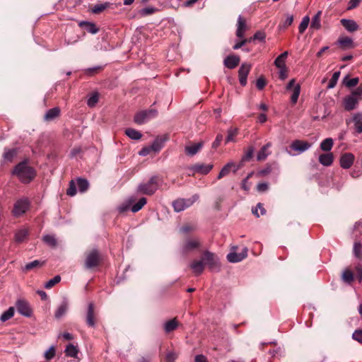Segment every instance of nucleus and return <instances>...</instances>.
I'll use <instances>...</instances> for the list:
<instances>
[{"label": "nucleus", "mask_w": 362, "mask_h": 362, "mask_svg": "<svg viewBox=\"0 0 362 362\" xmlns=\"http://www.w3.org/2000/svg\"><path fill=\"white\" fill-rule=\"evenodd\" d=\"M98 99H99V95L98 93H94L93 94H92L89 98L88 99V101H87V105L90 107H94L96 103L98 102Z\"/></svg>", "instance_id": "52"}, {"label": "nucleus", "mask_w": 362, "mask_h": 362, "mask_svg": "<svg viewBox=\"0 0 362 362\" xmlns=\"http://www.w3.org/2000/svg\"><path fill=\"white\" fill-rule=\"evenodd\" d=\"M266 37V34L262 31H257L255 34L251 37L252 41L254 40H259L263 41Z\"/></svg>", "instance_id": "59"}, {"label": "nucleus", "mask_w": 362, "mask_h": 362, "mask_svg": "<svg viewBox=\"0 0 362 362\" xmlns=\"http://www.w3.org/2000/svg\"><path fill=\"white\" fill-rule=\"evenodd\" d=\"M204 143L202 141L193 144L190 146H185V152L189 156H194L202 148Z\"/></svg>", "instance_id": "24"}, {"label": "nucleus", "mask_w": 362, "mask_h": 362, "mask_svg": "<svg viewBox=\"0 0 362 362\" xmlns=\"http://www.w3.org/2000/svg\"><path fill=\"white\" fill-rule=\"evenodd\" d=\"M125 134L127 136H128L132 139L134 140H139L141 138L142 134L140 132L132 129V128H128L125 130Z\"/></svg>", "instance_id": "38"}, {"label": "nucleus", "mask_w": 362, "mask_h": 362, "mask_svg": "<svg viewBox=\"0 0 362 362\" xmlns=\"http://www.w3.org/2000/svg\"><path fill=\"white\" fill-rule=\"evenodd\" d=\"M55 356V348L54 346H51L45 353V358L47 360H50L54 358Z\"/></svg>", "instance_id": "62"}, {"label": "nucleus", "mask_w": 362, "mask_h": 362, "mask_svg": "<svg viewBox=\"0 0 362 362\" xmlns=\"http://www.w3.org/2000/svg\"><path fill=\"white\" fill-rule=\"evenodd\" d=\"M362 84H360L350 95L355 96L359 101L362 99Z\"/></svg>", "instance_id": "60"}, {"label": "nucleus", "mask_w": 362, "mask_h": 362, "mask_svg": "<svg viewBox=\"0 0 362 362\" xmlns=\"http://www.w3.org/2000/svg\"><path fill=\"white\" fill-rule=\"evenodd\" d=\"M309 23H310L309 16H305L303 18V20L298 27V30L300 34H302L305 32V30H306V28H308V26L309 25Z\"/></svg>", "instance_id": "49"}, {"label": "nucleus", "mask_w": 362, "mask_h": 362, "mask_svg": "<svg viewBox=\"0 0 362 362\" xmlns=\"http://www.w3.org/2000/svg\"><path fill=\"white\" fill-rule=\"evenodd\" d=\"M66 194L71 197H73L76 194V186L74 180H71L69 182V187L66 190Z\"/></svg>", "instance_id": "58"}, {"label": "nucleus", "mask_w": 362, "mask_h": 362, "mask_svg": "<svg viewBox=\"0 0 362 362\" xmlns=\"http://www.w3.org/2000/svg\"><path fill=\"white\" fill-rule=\"evenodd\" d=\"M104 69L103 66H97L93 68H88L84 69L83 71L85 74L93 76L98 74H99L100 71H102Z\"/></svg>", "instance_id": "39"}, {"label": "nucleus", "mask_w": 362, "mask_h": 362, "mask_svg": "<svg viewBox=\"0 0 362 362\" xmlns=\"http://www.w3.org/2000/svg\"><path fill=\"white\" fill-rule=\"evenodd\" d=\"M204 266H208L209 269L214 270L219 267V261L217 256L209 251H205L202 257Z\"/></svg>", "instance_id": "8"}, {"label": "nucleus", "mask_w": 362, "mask_h": 362, "mask_svg": "<svg viewBox=\"0 0 362 362\" xmlns=\"http://www.w3.org/2000/svg\"><path fill=\"white\" fill-rule=\"evenodd\" d=\"M110 5V4L108 2L94 5L91 8V11H92V13H93L95 14H99V13H102L103 11H104L107 8H109Z\"/></svg>", "instance_id": "35"}, {"label": "nucleus", "mask_w": 362, "mask_h": 362, "mask_svg": "<svg viewBox=\"0 0 362 362\" xmlns=\"http://www.w3.org/2000/svg\"><path fill=\"white\" fill-rule=\"evenodd\" d=\"M179 325V322L177 320V318L175 317L170 320L167 321L164 324V331L165 333H170L175 330Z\"/></svg>", "instance_id": "27"}, {"label": "nucleus", "mask_w": 362, "mask_h": 362, "mask_svg": "<svg viewBox=\"0 0 362 362\" xmlns=\"http://www.w3.org/2000/svg\"><path fill=\"white\" fill-rule=\"evenodd\" d=\"M79 26L92 34H95L98 32V28L96 27V25L94 23L90 22L82 21L79 23Z\"/></svg>", "instance_id": "29"}, {"label": "nucleus", "mask_w": 362, "mask_h": 362, "mask_svg": "<svg viewBox=\"0 0 362 362\" xmlns=\"http://www.w3.org/2000/svg\"><path fill=\"white\" fill-rule=\"evenodd\" d=\"M254 151H255V149H254L253 147H250L245 151V155L243 156L241 160L239 163H242V167L243 166V163L245 162L250 160L252 158L253 153H254Z\"/></svg>", "instance_id": "45"}, {"label": "nucleus", "mask_w": 362, "mask_h": 362, "mask_svg": "<svg viewBox=\"0 0 362 362\" xmlns=\"http://www.w3.org/2000/svg\"><path fill=\"white\" fill-rule=\"evenodd\" d=\"M342 279L346 283H351L354 281L353 272L349 269H346L342 274Z\"/></svg>", "instance_id": "48"}, {"label": "nucleus", "mask_w": 362, "mask_h": 362, "mask_svg": "<svg viewBox=\"0 0 362 362\" xmlns=\"http://www.w3.org/2000/svg\"><path fill=\"white\" fill-rule=\"evenodd\" d=\"M43 241L48 245L54 247L57 245V240L53 235H47L43 237Z\"/></svg>", "instance_id": "53"}, {"label": "nucleus", "mask_w": 362, "mask_h": 362, "mask_svg": "<svg viewBox=\"0 0 362 362\" xmlns=\"http://www.w3.org/2000/svg\"><path fill=\"white\" fill-rule=\"evenodd\" d=\"M241 168L242 163H235L233 162L228 163L220 171L218 175V179L220 180L222 177L228 175L231 170L233 173H235Z\"/></svg>", "instance_id": "12"}, {"label": "nucleus", "mask_w": 362, "mask_h": 362, "mask_svg": "<svg viewBox=\"0 0 362 362\" xmlns=\"http://www.w3.org/2000/svg\"><path fill=\"white\" fill-rule=\"evenodd\" d=\"M15 313V309L13 307H10L6 311L4 312L0 317L1 322H6L11 319Z\"/></svg>", "instance_id": "44"}, {"label": "nucleus", "mask_w": 362, "mask_h": 362, "mask_svg": "<svg viewBox=\"0 0 362 362\" xmlns=\"http://www.w3.org/2000/svg\"><path fill=\"white\" fill-rule=\"evenodd\" d=\"M77 186L81 192H85L89 187V183L86 179L79 177L76 180Z\"/></svg>", "instance_id": "40"}, {"label": "nucleus", "mask_w": 362, "mask_h": 362, "mask_svg": "<svg viewBox=\"0 0 362 362\" xmlns=\"http://www.w3.org/2000/svg\"><path fill=\"white\" fill-rule=\"evenodd\" d=\"M341 24L349 32H354L358 30V25L353 20L341 19Z\"/></svg>", "instance_id": "25"}, {"label": "nucleus", "mask_w": 362, "mask_h": 362, "mask_svg": "<svg viewBox=\"0 0 362 362\" xmlns=\"http://www.w3.org/2000/svg\"><path fill=\"white\" fill-rule=\"evenodd\" d=\"M163 182L160 175L152 176L147 182L141 183L137 187V192L145 195H153Z\"/></svg>", "instance_id": "2"}, {"label": "nucleus", "mask_w": 362, "mask_h": 362, "mask_svg": "<svg viewBox=\"0 0 362 362\" xmlns=\"http://www.w3.org/2000/svg\"><path fill=\"white\" fill-rule=\"evenodd\" d=\"M197 230V225L193 223H187L183 224L179 230V232L183 235L189 234Z\"/></svg>", "instance_id": "28"}, {"label": "nucleus", "mask_w": 362, "mask_h": 362, "mask_svg": "<svg viewBox=\"0 0 362 362\" xmlns=\"http://www.w3.org/2000/svg\"><path fill=\"white\" fill-rule=\"evenodd\" d=\"M102 259V255L98 250H88L85 253L84 268L93 269L100 264Z\"/></svg>", "instance_id": "3"}, {"label": "nucleus", "mask_w": 362, "mask_h": 362, "mask_svg": "<svg viewBox=\"0 0 362 362\" xmlns=\"http://www.w3.org/2000/svg\"><path fill=\"white\" fill-rule=\"evenodd\" d=\"M300 84H296V86H295V87L293 88V93L291 97V100L293 104H296L297 103L298 98L300 95Z\"/></svg>", "instance_id": "46"}, {"label": "nucleus", "mask_w": 362, "mask_h": 362, "mask_svg": "<svg viewBox=\"0 0 362 362\" xmlns=\"http://www.w3.org/2000/svg\"><path fill=\"white\" fill-rule=\"evenodd\" d=\"M158 110L156 109L150 108L148 110H140L137 112L134 117V122L139 124H143L149 119L156 117Z\"/></svg>", "instance_id": "4"}, {"label": "nucleus", "mask_w": 362, "mask_h": 362, "mask_svg": "<svg viewBox=\"0 0 362 362\" xmlns=\"http://www.w3.org/2000/svg\"><path fill=\"white\" fill-rule=\"evenodd\" d=\"M354 253L358 259H362V245L360 243H356L354 246Z\"/></svg>", "instance_id": "56"}, {"label": "nucleus", "mask_w": 362, "mask_h": 362, "mask_svg": "<svg viewBox=\"0 0 362 362\" xmlns=\"http://www.w3.org/2000/svg\"><path fill=\"white\" fill-rule=\"evenodd\" d=\"M340 76V71H335L331 78V79L329 81L327 88H333L335 87L337 81L339 80V78Z\"/></svg>", "instance_id": "47"}, {"label": "nucleus", "mask_w": 362, "mask_h": 362, "mask_svg": "<svg viewBox=\"0 0 362 362\" xmlns=\"http://www.w3.org/2000/svg\"><path fill=\"white\" fill-rule=\"evenodd\" d=\"M338 42L340 45L341 48L343 49L351 48L353 47V41L348 37H340L338 40Z\"/></svg>", "instance_id": "33"}, {"label": "nucleus", "mask_w": 362, "mask_h": 362, "mask_svg": "<svg viewBox=\"0 0 362 362\" xmlns=\"http://www.w3.org/2000/svg\"><path fill=\"white\" fill-rule=\"evenodd\" d=\"M28 235V230L27 229H21L18 230L15 234L16 242L21 243L23 242Z\"/></svg>", "instance_id": "34"}, {"label": "nucleus", "mask_w": 362, "mask_h": 362, "mask_svg": "<svg viewBox=\"0 0 362 362\" xmlns=\"http://www.w3.org/2000/svg\"><path fill=\"white\" fill-rule=\"evenodd\" d=\"M287 56H288V52H284L282 54H281L275 59L274 64L276 65V66L278 68H281L283 66H286L284 60L287 57Z\"/></svg>", "instance_id": "43"}, {"label": "nucleus", "mask_w": 362, "mask_h": 362, "mask_svg": "<svg viewBox=\"0 0 362 362\" xmlns=\"http://www.w3.org/2000/svg\"><path fill=\"white\" fill-rule=\"evenodd\" d=\"M30 207V202L27 198H21L18 199L12 210V214L16 217H19L24 214Z\"/></svg>", "instance_id": "7"}, {"label": "nucleus", "mask_w": 362, "mask_h": 362, "mask_svg": "<svg viewBox=\"0 0 362 362\" xmlns=\"http://www.w3.org/2000/svg\"><path fill=\"white\" fill-rule=\"evenodd\" d=\"M65 354L66 356L75 358L78 354V349L74 345L69 344L65 349Z\"/></svg>", "instance_id": "42"}, {"label": "nucleus", "mask_w": 362, "mask_h": 362, "mask_svg": "<svg viewBox=\"0 0 362 362\" xmlns=\"http://www.w3.org/2000/svg\"><path fill=\"white\" fill-rule=\"evenodd\" d=\"M354 160V154L351 153H344L339 159L340 166L344 169H349L353 165Z\"/></svg>", "instance_id": "14"}, {"label": "nucleus", "mask_w": 362, "mask_h": 362, "mask_svg": "<svg viewBox=\"0 0 362 362\" xmlns=\"http://www.w3.org/2000/svg\"><path fill=\"white\" fill-rule=\"evenodd\" d=\"M168 139V137L167 135L163 136H158L149 146L153 151L158 152L163 148L164 142L166 141Z\"/></svg>", "instance_id": "20"}, {"label": "nucleus", "mask_w": 362, "mask_h": 362, "mask_svg": "<svg viewBox=\"0 0 362 362\" xmlns=\"http://www.w3.org/2000/svg\"><path fill=\"white\" fill-rule=\"evenodd\" d=\"M61 280V277L57 275L55 276L54 278L49 280L45 285V288L49 289L52 288L54 285H56L57 283H59Z\"/></svg>", "instance_id": "55"}, {"label": "nucleus", "mask_w": 362, "mask_h": 362, "mask_svg": "<svg viewBox=\"0 0 362 362\" xmlns=\"http://www.w3.org/2000/svg\"><path fill=\"white\" fill-rule=\"evenodd\" d=\"M12 174L23 183H29L36 175L35 169L30 166L26 160L17 164L13 170Z\"/></svg>", "instance_id": "1"}, {"label": "nucleus", "mask_w": 362, "mask_h": 362, "mask_svg": "<svg viewBox=\"0 0 362 362\" xmlns=\"http://www.w3.org/2000/svg\"><path fill=\"white\" fill-rule=\"evenodd\" d=\"M68 310V303L66 301H64L57 309L54 313V317L57 319L61 318Z\"/></svg>", "instance_id": "32"}, {"label": "nucleus", "mask_w": 362, "mask_h": 362, "mask_svg": "<svg viewBox=\"0 0 362 362\" xmlns=\"http://www.w3.org/2000/svg\"><path fill=\"white\" fill-rule=\"evenodd\" d=\"M60 115V109L57 107L49 109L44 116V119L47 122L54 120Z\"/></svg>", "instance_id": "26"}, {"label": "nucleus", "mask_w": 362, "mask_h": 362, "mask_svg": "<svg viewBox=\"0 0 362 362\" xmlns=\"http://www.w3.org/2000/svg\"><path fill=\"white\" fill-rule=\"evenodd\" d=\"M17 311L25 317H31L33 310L29 303L24 299H18L16 303Z\"/></svg>", "instance_id": "9"}, {"label": "nucleus", "mask_w": 362, "mask_h": 362, "mask_svg": "<svg viewBox=\"0 0 362 362\" xmlns=\"http://www.w3.org/2000/svg\"><path fill=\"white\" fill-rule=\"evenodd\" d=\"M334 144L333 139L332 138H327L320 143V148L324 151H329Z\"/></svg>", "instance_id": "37"}, {"label": "nucleus", "mask_w": 362, "mask_h": 362, "mask_svg": "<svg viewBox=\"0 0 362 362\" xmlns=\"http://www.w3.org/2000/svg\"><path fill=\"white\" fill-rule=\"evenodd\" d=\"M322 13V11H318L317 13L314 16L311 21L310 28L318 30L321 28L320 21Z\"/></svg>", "instance_id": "31"}, {"label": "nucleus", "mask_w": 362, "mask_h": 362, "mask_svg": "<svg viewBox=\"0 0 362 362\" xmlns=\"http://www.w3.org/2000/svg\"><path fill=\"white\" fill-rule=\"evenodd\" d=\"M358 81H359V79L357 77L353 78H351V79H348V78L346 77L344 79V84L346 85V86H347L349 88L355 87L356 85H358Z\"/></svg>", "instance_id": "54"}, {"label": "nucleus", "mask_w": 362, "mask_h": 362, "mask_svg": "<svg viewBox=\"0 0 362 362\" xmlns=\"http://www.w3.org/2000/svg\"><path fill=\"white\" fill-rule=\"evenodd\" d=\"M311 144L306 141L295 140L292 142L290 147L292 150L303 153L310 148Z\"/></svg>", "instance_id": "15"}, {"label": "nucleus", "mask_w": 362, "mask_h": 362, "mask_svg": "<svg viewBox=\"0 0 362 362\" xmlns=\"http://www.w3.org/2000/svg\"><path fill=\"white\" fill-rule=\"evenodd\" d=\"M98 321L97 314L95 311L94 304H88L87 313L86 316V323L88 327H95Z\"/></svg>", "instance_id": "10"}, {"label": "nucleus", "mask_w": 362, "mask_h": 362, "mask_svg": "<svg viewBox=\"0 0 362 362\" xmlns=\"http://www.w3.org/2000/svg\"><path fill=\"white\" fill-rule=\"evenodd\" d=\"M252 68L251 64L243 63L238 70L239 81L241 86H245L247 84V76Z\"/></svg>", "instance_id": "13"}, {"label": "nucleus", "mask_w": 362, "mask_h": 362, "mask_svg": "<svg viewBox=\"0 0 362 362\" xmlns=\"http://www.w3.org/2000/svg\"><path fill=\"white\" fill-rule=\"evenodd\" d=\"M359 100L354 95H348L344 99V107L346 111L356 108Z\"/></svg>", "instance_id": "17"}, {"label": "nucleus", "mask_w": 362, "mask_h": 362, "mask_svg": "<svg viewBox=\"0 0 362 362\" xmlns=\"http://www.w3.org/2000/svg\"><path fill=\"white\" fill-rule=\"evenodd\" d=\"M237 249V247H233L232 250L233 251L230 252L227 255V259L228 262L232 263H236L242 261L243 259H245L247 256V248L245 247L243 251L240 253H237L235 252V250Z\"/></svg>", "instance_id": "11"}, {"label": "nucleus", "mask_w": 362, "mask_h": 362, "mask_svg": "<svg viewBox=\"0 0 362 362\" xmlns=\"http://www.w3.org/2000/svg\"><path fill=\"white\" fill-rule=\"evenodd\" d=\"M272 146V143L268 142L267 144L264 145L259 151L257 153V159L259 161L264 160L267 157L271 154V151H269V148Z\"/></svg>", "instance_id": "21"}, {"label": "nucleus", "mask_w": 362, "mask_h": 362, "mask_svg": "<svg viewBox=\"0 0 362 362\" xmlns=\"http://www.w3.org/2000/svg\"><path fill=\"white\" fill-rule=\"evenodd\" d=\"M17 155V150L16 148H5L3 154V158L5 161L11 162Z\"/></svg>", "instance_id": "30"}, {"label": "nucleus", "mask_w": 362, "mask_h": 362, "mask_svg": "<svg viewBox=\"0 0 362 362\" xmlns=\"http://www.w3.org/2000/svg\"><path fill=\"white\" fill-rule=\"evenodd\" d=\"M199 199V196L197 194L188 199H177L173 202V209L176 212H180L192 206Z\"/></svg>", "instance_id": "5"}, {"label": "nucleus", "mask_w": 362, "mask_h": 362, "mask_svg": "<svg viewBox=\"0 0 362 362\" xmlns=\"http://www.w3.org/2000/svg\"><path fill=\"white\" fill-rule=\"evenodd\" d=\"M248 29V27L246 24L245 19L240 16L238 18L237 22V30H236V36L238 38H243L245 35V32Z\"/></svg>", "instance_id": "16"}, {"label": "nucleus", "mask_w": 362, "mask_h": 362, "mask_svg": "<svg viewBox=\"0 0 362 362\" xmlns=\"http://www.w3.org/2000/svg\"><path fill=\"white\" fill-rule=\"evenodd\" d=\"M240 62V57L235 55H229L224 59V65L228 69L235 68Z\"/></svg>", "instance_id": "22"}, {"label": "nucleus", "mask_w": 362, "mask_h": 362, "mask_svg": "<svg viewBox=\"0 0 362 362\" xmlns=\"http://www.w3.org/2000/svg\"><path fill=\"white\" fill-rule=\"evenodd\" d=\"M44 264H45V262H42V261L36 259V260H34L31 262L26 264L23 270L25 272H28V271L33 270L35 268L41 267Z\"/></svg>", "instance_id": "36"}, {"label": "nucleus", "mask_w": 362, "mask_h": 362, "mask_svg": "<svg viewBox=\"0 0 362 362\" xmlns=\"http://www.w3.org/2000/svg\"><path fill=\"white\" fill-rule=\"evenodd\" d=\"M135 202V199L134 197H130L128 199L126 204H122L119 206V210L120 213H124L129 209L130 206Z\"/></svg>", "instance_id": "50"}, {"label": "nucleus", "mask_w": 362, "mask_h": 362, "mask_svg": "<svg viewBox=\"0 0 362 362\" xmlns=\"http://www.w3.org/2000/svg\"><path fill=\"white\" fill-rule=\"evenodd\" d=\"M204 264L202 258L200 260H194L189 265V267L192 269L193 273L196 275H200L204 269Z\"/></svg>", "instance_id": "19"}, {"label": "nucleus", "mask_w": 362, "mask_h": 362, "mask_svg": "<svg viewBox=\"0 0 362 362\" xmlns=\"http://www.w3.org/2000/svg\"><path fill=\"white\" fill-rule=\"evenodd\" d=\"M177 358V354L173 351H169L165 356V361L166 362H174Z\"/></svg>", "instance_id": "61"}, {"label": "nucleus", "mask_w": 362, "mask_h": 362, "mask_svg": "<svg viewBox=\"0 0 362 362\" xmlns=\"http://www.w3.org/2000/svg\"><path fill=\"white\" fill-rule=\"evenodd\" d=\"M147 199L145 197H141L136 204H133L131 207V211L136 213L140 211L144 206L146 204Z\"/></svg>", "instance_id": "41"}, {"label": "nucleus", "mask_w": 362, "mask_h": 362, "mask_svg": "<svg viewBox=\"0 0 362 362\" xmlns=\"http://www.w3.org/2000/svg\"><path fill=\"white\" fill-rule=\"evenodd\" d=\"M242 40L238 41L233 47V49H238L241 48L243 46L246 45L247 43H250L252 42L251 37L249 38H241Z\"/></svg>", "instance_id": "57"}, {"label": "nucleus", "mask_w": 362, "mask_h": 362, "mask_svg": "<svg viewBox=\"0 0 362 362\" xmlns=\"http://www.w3.org/2000/svg\"><path fill=\"white\" fill-rule=\"evenodd\" d=\"M267 84V82H266V80L265 78H264V76H260L257 80V82H256V86H257V88L259 89V90H262L265 86Z\"/></svg>", "instance_id": "63"}, {"label": "nucleus", "mask_w": 362, "mask_h": 362, "mask_svg": "<svg viewBox=\"0 0 362 362\" xmlns=\"http://www.w3.org/2000/svg\"><path fill=\"white\" fill-rule=\"evenodd\" d=\"M213 168L212 164H204V163H197L194 165L191 169L195 172L199 173L203 175H206L210 172V170Z\"/></svg>", "instance_id": "18"}, {"label": "nucleus", "mask_w": 362, "mask_h": 362, "mask_svg": "<svg viewBox=\"0 0 362 362\" xmlns=\"http://www.w3.org/2000/svg\"><path fill=\"white\" fill-rule=\"evenodd\" d=\"M201 247V242L199 238L196 237H188L186 238L182 245V252L184 255H187L189 252L199 249Z\"/></svg>", "instance_id": "6"}, {"label": "nucleus", "mask_w": 362, "mask_h": 362, "mask_svg": "<svg viewBox=\"0 0 362 362\" xmlns=\"http://www.w3.org/2000/svg\"><path fill=\"white\" fill-rule=\"evenodd\" d=\"M334 161V155L332 153H322L319 156V162L324 166H330Z\"/></svg>", "instance_id": "23"}, {"label": "nucleus", "mask_w": 362, "mask_h": 362, "mask_svg": "<svg viewBox=\"0 0 362 362\" xmlns=\"http://www.w3.org/2000/svg\"><path fill=\"white\" fill-rule=\"evenodd\" d=\"M238 135V129L235 128H230L228 132V136L226 139V143L234 141L235 137Z\"/></svg>", "instance_id": "51"}, {"label": "nucleus", "mask_w": 362, "mask_h": 362, "mask_svg": "<svg viewBox=\"0 0 362 362\" xmlns=\"http://www.w3.org/2000/svg\"><path fill=\"white\" fill-rule=\"evenodd\" d=\"M352 337L354 340L358 341L362 344V329H356L352 335Z\"/></svg>", "instance_id": "64"}]
</instances>
